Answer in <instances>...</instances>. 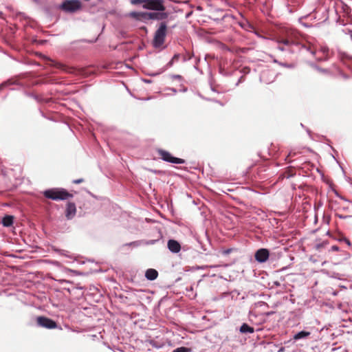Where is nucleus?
Listing matches in <instances>:
<instances>
[{
    "label": "nucleus",
    "instance_id": "obj_1",
    "mask_svg": "<svg viewBox=\"0 0 352 352\" xmlns=\"http://www.w3.org/2000/svg\"><path fill=\"white\" fill-rule=\"evenodd\" d=\"M43 195L46 198L54 201H63L73 197L72 194L62 188H54L45 190L43 192Z\"/></svg>",
    "mask_w": 352,
    "mask_h": 352
},
{
    "label": "nucleus",
    "instance_id": "obj_2",
    "mask_svg": "<svg viewBox=\"0 0 352 352\" xmlns=\"http://www.w3.org/2000/svg\"><path fill=\"white\" fill-rule=\"evenodd\" d=\"M166 33L167 23L166 21H162L154 34L152 43L155 48H159L164 43Z\"/></svg>",
    "mask_w": 352,
    "mask_h": 352
},
{
    "label": "nucleus",
    "instance_id": "obj_3",
    "mask_svg": "<svg viewBox=\"0 0 352 352\" xmlns=\"http://www.w3.org/2000/svg\"><path fill=\"white\" fill-rule=\"evenodd\" d=\"M279 43L285 45L290 52H295L297 50L305 49L307 51H310L311 54L313 55H315L316 53L315 51H311L310 48L305 45L289 38L282 39L279 41Z\"/></svg>",
    "mask_w": 352,
    "mask_h": 352
},
{
    "label": "nucleus",
    "instance_id": "obj_4",
    "mask_svg": "<svg viewBox=\"0 0 352 352\" xmlns=\"http://www.w3.org/2000/svg\"><path fill=\"white\" fill-rule=\"evenodd\" d=\"M82 3L80 0H65L58 6V8L68 13H74L80 10Z\"/></svg>",
    "mask_w": 352,
    "mask_h": 352
},
{
    "label": "nucleus",
    "instance_id": "obj_5",
    "mask_svg": "<svg viewBox=\"0 0 352 352\" xmlns=\"http://www.w3.org/2000/svg\"><path fill=\"white\" fill-rule=\"evenodd\" d=\"M157 152L160 158L166 162L175 164H184L186 162L184 159L174 157L170 153L164 149L159 148L157 150Z\"/></svg>",
    "mask_w": 352,
    "mask_h": 352
},
{
    "label": "nucleus",
    "instance_id": "obj_6",
    "mask_svg": "<svg viewBox=\"0 0 352 352\" xmlns=\"http://www.w3.org/2000/svg\"><path fill=\"white\" fill-rule=\"evenodd\" d=\"M142 8L153 11H164L166 10L163 0H146Z\"/></svg>",
    "mask_w": 352,
    "mask_h": 352
},
{
    "label": "nucleus",
    "instance_id": "obj_7",
    "mask_svg": "<svg viewBox=\"0 0 352 352\" xmlns=\"http://www.w3.org/2000/svg\"><path fill=\"white\" fill-rule=\"evenodd\" d=\"M36 321L39 327H44L45 329H53L57 327V323L56 321L45 316H38Z\"/></svg>",
    "mask_w": 352,
    "mask_h": 352
},
{
    "label": "nucleus",
    "instance_id": "obj_8",
    "mask_svg": "<svg viewBox=\"0 0 352 352\" xmlns=\"http://www.w3.org/2000/svg\"><path fill=\"white\" fill-rule=\"evenodd\" d=\"M65 282L67 284H69V286L67 287H64L63 289L67 290L69 294L76 295L77 297H82L83 296V289L85 288L84 287L80 285H75L69 281L65 280Z\"/></svg>",
    "mask_w": 352,
    "mask_h": 352
},
{
    "label": "nucleus",
    "instance_id": "obj_9",
    "mask_svg": "<svg viewBox=\"0 0 352 352\" xmlns=\"http://www.w3.org/2000/svg\"><path fill=\"white\" fill-rule=\"evenodd\" d=\"M270 256V251L266 248H260L256 251L254 254L255 260L259 263L266 262Z\"/></svg>",
    "mask_w": 352,
    "mask_h": 352
},
{
    "label": "nucleus",
    "instance_id": "obj_10",
    "mask_svg": "<svg viewBox=\"0 0 352 352\" xmlns=\"http://www.w3.org/2000/svg\"><path fill=\"white\" fill-rule=\"evenodd\" d=\"M167 248L168 250L173 254H177L181 250V244L175 239H169L167 242Z\"/></svg>",
    "mask_w": 352,
    "mask_h": 352
},
{
    "label": "nucleus",
    "instance_id": "obj_11",
    "mask_svg": "<svg viewBox=\"0 0 352 352\" xmlns=\"http://www.w3.org/2000/svg\"><path fill=\"white\" fill-rule=\"evenodd\" d=\"M311 332L307 330H302L294 334L292 340L296 342L299 340H307L310 338Z\"/></svg>",
    "mask_w": 352,
    "mask_h": 352
},
{
    "label": "nucleus",
    "instance_id": "obj_12",
    "mask_svg": "<svg viewBox=\"0 0 352 352\" xmlns=\"http://www.w3.org/2000/svg\"><path fill=\"white\" fill-rule=\"evenodd\" d=\"M151 20H155L157 21H164L168 17V13L164 11H153L151 12Z\"/></svg>",
    "mask_w": 352,
    "mask_h": 352
},
{
    "label": "nucleus",
    "instance_id": "obj_13",
    "mask_svg": "<svg viewBox=\"0 0 352 352\" xmlns=\"http://www.w3.org/2000/svg\"><path fill=\"white\" fill-rule=\"evenodd\" d=\"M76 212V207L74 203L69 202L67 204L65 216L67 219H72Z\"/></svg>",
    "mask_w": 352,
    "mask_h": 352
},
{
    "label": "nucleus",
    "instance_id": "obj_14",
    "mask_svg": "<svg viewBox=\"0 0 352 352\" xmlns=\"http://www.w3.org/2000/svg\"><path fill=\"white\" fill-rule=\"evenodd\" d=\"M158 276V272L153 268L146 270L145 272V277L148 280H154Z\"/></svg>",
    "mask_w": 352,
    "mask_h": 352
},
{
    "label": "nucleus",
    "instance_id": "obj_15",
    "mask_svg": "<svg viewBox=\"0 0 352 352\" xmlns=\"http://www.w3.org/2000/svg\"><path fill=\"white\" fill-rule=\"evenodd\" d=\"M319 52L324 54V58H317L318 62L327 61L329 59V49L327 46H321Z\"/></svg>",
    "mask_w": 352,
    "mask_h": 352
},
{
    "label": "nucleus",
    "instance_id": "obj_16",
    "mask_svg": "<svg viewBox=\"0 0 352 352\" xmlns=\"http://www.w3.org/2000/svg\"><path fill=\"white\" fill-rule=\"evenodd\" d=\"M239 331L243 334L253 333L254 329L247 323H243L239 328Z\"/></svg>",
    "mask_w": 352,
    "mask_h": 352
},
{
    "label": "nucleus",
    "instance_id": "obj_17",
    "mask_svg": "<svg viewBox=\"0 0 352 352\" xmlns=\"http://www.w3.org/2000/svg\"><path fill=\"white\" fill-rule=\"evenodd\" d=\"M14 217L12 215L6 214L1 220V223L4 227H10L13 224Z\"/></svg>",
    "mask_w": 352,
    "mask_h": 352
},
{
    "label": "nucleus",
    "instance_id": "obj_18",
    "mask_svg": "<svg viewBox=\"0 0 352 352\" xmlns=\"http://www.w3.org/2000/svg\"><path fill=\"white\" fill-rule=\"evenodd\" d=\"M179 57H180L179 54H175L173 56V58L166 63V65L164 67V68H166V70L168 68L171 67L173 65L174 63L179 60Z\"/></svg>",
    "mask_w": 352,
    "mask_h": 352
},
{
    "label": "nucleus",
    "instance_id": "obj_19",
    "mask_svg": "<svg viewBox=\"0 0 352 352\" xmlns=\"http://www.w3.org/2000/svg\"><path fill=\"white\" fill-rule=\"evenodd\" d=\"M149 15H151V12H141L140 21L146 23L147 21L151 20V18L149 16Z\"/></svg>",
    "mask_w": 352,
    "mask_h": 352
},
{
    "label": "nucleus",
    "instance_id": "obj_20",
    "mask_svg": "<svg viewBox=\"0 0 352 352\" xmlns=\"http://www.w3.org/2000/svg\"><path fill=\"white\" fill-rule=\"evenodd\" d=\"M333 239L339 242L346 243L348 246L351 245L350 240L342 235H339L338 236H333Z\"/></svg>",
    "mask_w": 352,
    "mask_h": 352
},
{
    "label": "nucleus",
    "instance_id": "obj_21",
    "mask_svg": "<svg viewBox=\"0 0 352 352\" xmlns=\"http://www.w3.org/2000/svg\"><path fill=\"white\" fill-rule=\"evenodd\" d=\"M142 243V241H132L130 243L123 244L122 246V248H124L127 246L137 248V247L140 246Z\"/></svg>",
    "mask_w": 352,
    "mask_h": 352
},
{
    "label": "nucleus",
    "instance_id": "obj_22",
    "mask_svg": "<svg viewBox=\"0 0 352 352\" xmlns=\"http://www.w3.org/2000/svg\"><path fill=\"white\" fill-rule=\"evenodd\" d=\"M219 267L218 265H196L195 267H194V269L195 270H206L208 268H215V267Z\"/></svg>",
    "mask_w": 352,
    "mask_h": 352
},
{
    "label": "nucleus",
    "instance_id": "obj_23",
    "mask_svg": "<svg viewBox=\"0 0 352 352\" xmlns=\"http://www.w3.org/2000/svg\"><path fill=\"white\" fill-rule=\"evenodd\" d=\"M241 27L246 30H249L250 29H254L253 25L249 23L248 21H245V22H241L239 23Z\"/></svg>",
    "mask_w": 352,
    "mask_h": 352
},
{
    "label": "nucleus",
    "instance_id": "obj_24",
    "mask_svg": "<svg viewBox=\"0 0 352 352\" xmlns=\"http://www.w3.org/2000/svg\"><path fill=\"white\" fill-rule=\"evenodd\" d=\"M26 95L30 98H34L35 100H36L38 102H44V99L41 98L39 96H37L33 93H26Z\"/></svg>",
    "mask_w": 352,
    "mask_h": 352
},
{
    "label": "nucleus",
    "instance_id": "obj_25",
    "mask_svg": "<svg viewBox=\"0 0 352 352\" xmlns=\"http://www.w3.org/2000/svg\"><path fill=\"white\" fill-rule=\"evenodd\" d=\"M172 352H192V349L186 346H180L174 349Z\"/></svg>",
    "mask_w": 352,
    "mask_h": 352
},
{
    "label": "nucleus",
    "instance_id": "obj_26",
    "mask_svg": "<svg viewBox=\"0 0 352 352\" xmlns=\"http://www.w3.org/2000/svg\"><path fill=\"white\" fill-rule=\"evenodd\" d=\"M140 14H141V12L133 11V12H130L129 15L131 17L133 18L134 19H135L137 21H140Z\"/></svg>",
    "mask_w": 352,
    "mask_h": 352
},
{
    "label": "nucleus",
    "instance_id": "obj_27",
    "mask_svg": "<svg viewBox=\"0 0 352 352\" xmlns=\"http://www.w3.org/2000/svg\"><path fill=\"white\" fill-rule=\"evenodd\" d=\"M274 62L276 63L279 65H280L282 67H286V68H294V65L292 64V63H282V62H279V61H278L276 60H274Z\"/></svg>",
    "mask_w": 352,
    "mask_h": 352
},
{
    "label": "nucleus",
    "instance_id": "obj_28",
    "mask_svg": "<svg viewBox=\"0 0 352 352\" xmlns=\"http://www.w3.org/2000/svg\"><path fill=\"white\" fill-rule=\"evenodd\" d=\"M165 71H166V68L162 67L158 72H155V73H149V74H148V75L150 76H156L157 75L162 74Z\"/></svg>",
    "mask_w": 352,
    "mask_h": 352
},
{
    "label": "nucleus",
    "instance_id": "obj_29",
    "mask_svg": "<svg viewBox=\"0 0 352 352\" xmlns=\"http://www.w3.org/2000/svg\"><path fill=\"white\" fill-rule=\"evenodd\" d=\"M53 65L55 67L60 69H63V70H65V68H66L65 65H64L63 64H62L60 63H58V62H54V65Z\"/></svg>",
    "mask_w": 352,
    "mask_h": 352
},
{
    "label": "nucleus",
    "instance_id": "obj_30",
    "mask_svg": "<svg viewBox=\"0 0 352 352\" xmlns=\"http://www.w3.org/2000/svg\"><path fill=\"white\" fill-rule=\"evenodd\" d=\"M146 0H131L130 2L132 5H138L140 3L145 4Z\"/></svg>",
    "mask_w": 352,
    "mask_h": 352
},
{
    "label": "nucleus",
    "instance_id": "obj_31",
    "mask_svg": "<svg viewBox=\"0 0 352 352\" xmlns=\"http://www.w3.org/2000/svg\"><path fill=\"white\" fill-rule=\"evenodd\" d=\"M193 56H194V54L193 53H191V54L188 53V56H184L183 58V61L184 62H186V61L190 60Z\"/></svg>",
    "mask_w": 352,
    "mask_h": 352
},
{
    "label": "nucleus",
    "instance_id": "obj_32",
    "mask_svg": "<svg viewBox=\"0 0 352 352\" xmlns=\"http://www.w3.org/2000/svg\"><path fill=\"white\" fill-rule=\"evenodd\" d=\"M170 78L172 79H177V80H182V76L181 75H179V74L170 75Z\"/></svg>",
    "mask_w": 352,
    "mask_h": 352
},
{
    "label": "nucleus",
    "instance_id": "obj_33",
    "mask_svg": "<svg viewBox=\"0 0 352 352\" xmlns=\"http://www.w3.org/2000/svg\"><path fill=\"white\" fill-rule=\"evenodd\" d=\"M157 241V240H148V241H146L145 242H144L143 243L145 244V245H153L155 244L156 242Z\"/></svg>",
    "mask_w": 352,
    "mask_h": 352
},
{
    "label": "nucleus",
    "instance_id": "obj_34",
    "mask_svg": "<svg viewBox=\"0 0 352 352\" xmlns=\"http://www.w3.org/2000/svg\"><path fill=\"white\" fill-rule=\"evenodd\" d=\"M340 274L337 272H333L331 275L330 276L331 278H335V279H340Z\"/></svg>",
    "mask_w": 352,
    "mask_h": 352
},
{
    "label": "nucleus",
    "instance_id": "obj_35",
    "mask_svg": "<svg viewBox=\"0 0 352 352\" xmlns=\"http://www.w3.org/2000/svg\"><path fill=\"white\" fill-rule=\"evenodd\" d=\"M84 179L82 178H80V179H74L73 180V183L74 184H80L82 182H83Z\"/></svg>",
    "mask_w": 352,
    "mask_h": 352
},
{
    "label": "nucleus",
    "instance_id": "obj_36",
    "mask_svg": "<svg viewBox=\"0 0 352 352\" xmlns=\"http://www.w3.org/2000/svg\"><path fill=\"white\" fill-rule=\"evenodd\" d=\"M330 250L333 252H338L340 250V248L338 245H332Z\"/></svg>",
    "mask_w": 352,
    "mask_h": 352
},
{
    "label": "nucleus",
    "instance_id": "obj_37",
    "mask_svg": "<svg viewBox=\"0 0 352 352\" xmlns=\"http://www.w3.org/2000/svg\"><path fill=\"white\" fill-rule=\"evenodd\" d=\"M199 61H200V58H197V60H196V63H195V65H194V68H195L196 70H197V71H199V67H198V66H197V65H198V63H199Z\"/></svg>",
    "mask_w": 352,
    "mask_h": 352
},
{
    "label": "nucleus",
    "instance_id": "obj_38",
    "mask_svg": "<svg viewBox=\"0 0 352 352\" xmlns=\"http://www.w3.org/2000/svg\"><path fill=\"white\" fill-rule=\"evenodd\" d=\"M10 84L9 81H6L0 85V90H1L5 86Z\"/></svg>",
    "mask_w": 352,
    "mask_h": 352
},
{
    "label": "nucleus",
    "instance_id": "obj_39",
    "mask_svg": "<svg viewBox=\"0 0 352 352\" xmlns=\"http://www.w3.org/2000/svg\"><path fill=\"white\" fill-rule=\"evenodd\" d=\"M324 244H326V243H324V242L318 243L316 245V249H320V248H322L324 245Z\"/></svg>",
    "mask_w": 352,
    "mask_h": 352
},
{
    "label": "nucleus",
    "instance_id": "obj_40",
    "mask_svg": "<svg viewBox=\"0 0 352 352\" xmlns=\"http://www.w3.org/2000/svg\"><path fill=\"white\" fill-rule=\"evenodd\" d=\"M142 81L147 84H150L152 82V80L151 79H147V78H143Z\"/></svg>",
    "mask_w": 352,
    "mask_h": 352
},
{
    "label": "nucleus",
    "instance_id": "obj_41",
    "mask_svg": "<svg viewBox=\"0 0 352 352\" xmlns=\"http://www.w3.org/2000/svg\"><path fill=\"white\" fill-rule=\"evenodd\" d=\"M277 49L280 50V51L288 50V48H285V47L280 46V45L277 47Z\"/></svg>",
    "mask_w": 352,
    "mask_h": 352
},
{
    "label": "nucleus",
    "instance_id": "obj_42",
    "mask_svg": "<svg viewBox=\"0 0 352 352\" xmlns=\"http://www.w3.org/2000/svg\"><path fill=\"white\" fill-rule=\"evenodd\" d=\"M337 217L339 218V219H346V216H344L342 214H337Z\"/></svg>",
    "mask_w": 352,
    "mask_h": 352
},
{
    "label": "nucleus",
    "instance_id": "obj_43",
    "mask_svg": "<svg viewBox=\"0 0 352 352\" xmlns=\"http://www.w3.org/2000/svg\"><path fill=\"white\" fill-rule=\"evenodd\" d=\"M231 251H232V250H231V249H227V250H226L224 251V252H223V253H224L225 254H228L230 253V252H231Z\"/></svg>",
    "mask_w": 352,
    "mask_h": 352
},
{
    "label": "nucleus",
    "instance_id": "obj_44",
    "mask_svg": "<svg viewBox=\"0 0 352 352\" xmlns=\"http://www.w3.org/2000/svg\"><path fill=\"white\" fill-rule=\"evenodd\" d=\"M168 89L172 91L175 94H176L177 92V91L175 88H168Z\"/></svg>",
    "mask_w": 352,
    "mask_h": 352
},
{
    "label": "nucleus",
    "instance_id": "obj_45",
    "mask_svg": "<svg viewBox=\"0 0 352 352\" xmlns=\"http://www.w3.org/2000/svg\"><path fill=\"white\" fill-rule=\"evenodd\" d=\"M335 194H336V195L337 197H340V199H344V200H346V199H344L342 196H340V195L338 193V192H336H336H335Z\"/></svg>",
    "mask_w": 352,
    "mask_h": 352
},
{
    "label": "nucleus",
    "instance_id": "obj_46",
    "mask_svg": "<svg viewBox=\"0 0 352 352\" xmlns=\"http://www.w3.org/2000/svg\"><path fill=\"white\" fill-rule=\"evenodd\" d=\"M313 66L316 68L318 70H320V71H322V72H324V69H321L320 68H319L317 65H313Z\"/></svg>",
    "mask_w": 352,
    "mask_h": 352
},
{
    "label": "nucleus",
    "instance_id": "obj_47",
    "mask_svg": "<svg viewBox=\"0 0 352 352\" xmlns=\"http://www.w3.org/2000/svg\"><path fill=\"white\" fill-rule=\"evenodd\" d=\"M285 351V348L284 347H281L278 350V352H283Z\"/></svg>",
    "mask_w": 352,
    "mask_h": 352
},
{
    "label": "nucleus",
    "instance_id": "obj_48",
    "mask_svg": "<svg viewBox=\"0 0 352 352\" xmlns=\"http://www.w3.org/2000/svg\"><path fill=\"white\" fill-rule=\"evenodd\" d=\"M67 252V251H65V250H61V251H60V254H63V255H65V256H67V254H65V252Z\"/></svg>",
    "mask_w": 352,
    "mask_h": 352
},
{
    "label": "nucleus",
    "instance_id": "obj_49",
    "mask_svg": "<svg viewBox=\"0 0 352 352\" xmlns=\"http://www.w3.org/2000/svg\"><path fill=\"white\" fill-rule=\"evenodd\" d=\"M35 3L40 4V0H32Z\"/></svg>",
    "mask_w": 352,
    "mask_h": 352
},
{
    "label": "nucleus",
    "instance_id": "obj_50",
    "mask_svg": "<svg viewBox=\"0 0 352 352\" xmlns=\"http://www.w3.org/2000/svg\"><path fill=\"white\" fill-rule=\"evenodd\" d=\"M141 29L146 32L147 31V28L145 26L142 27Z\"/></svg>",
    "mask_w": 352,
    "mask_h": 352
},
{
    "label": "nucleus",
    "instance_id": "obj_51",
    "mask_svg": "<svg viewBox=\"0 0 352 352\" xmlns=\"http://www.w3.org/2000/svg\"><path fill=\"white\" fill-rule=\"evenodd\" d=\"M242 78V76L240 78V79L238 80V82L236 83V85H239V84L241 82V79Z\"/></svg>",
    "mask_w": 352,
    "mask_h": 352
},
{
    "label": "nucleus",
    "instance_id": "obj_52",
    "mask_svg": "<svg viewBox=\"0 0 352 352\" xmlns=\"http://www.w3.org/2000/svg\"><path fill=\"white\" fill-rule=\"evenodd\" d=\"M307 133L311 136V131L309 129H307Z\"/></svg>",
    "mask_w": 352,
    "mask_h": 352
},
{
    "label": "nucleus",
    "instance_id": "obj_53",
    "mask_svg": "<svg viewBox=\"0 0 352 352\" xmlns=\"http://www.w3.org/2000/svg\"><path fill=\"white\" fill-rule=\"evenodd\" d=\"M186 91H187V88L186 87H185V88L182 89V91H183V92H185Z\"/></svg>",
    "mask_w": 352,
    "mask_h": 352
},
{
    "label": "nucleus",
    "instance_id": "obj_54",
    "mask_svg": "<svg viewBox=\"0 0 352 352\" xmlns=\"http://www.w3.org/2000/svg\"><path fill=\"white\" fill-rule=\"evenodd\" d=\"M340 287L341 288H342V289H346V287H345V286H344V285H340Z\"/></svg>",
    "mask_w": 352,
    "mask_h": 352
},
{
    "label": "nucleus",
    "instance_id": "obj_55",
    "mask_svg": "<svg viewBox=\"0 0 352 352\" xmlns=\"http://www.w3.org/2000/svg\"><path fill=\"white\" fill-rule=\"evenodd\" d=\"M327 235H328V236H331V233H330V232H329V231H327Z\"/></svg>",
    "mask_w": 352,
    "mask_h": 352
},
{
    "label": "nucleus",
    "instance_id": "obj_56",
    "mask_svg": "<svg viewBox=\"0 0 352 352\" xmlns=\"http://www.w3.org/2000/svg\"><path fill=\"white\" fill-rule=\"evenodd\" d=\"M317 58H324V54L322 55V56H321V57H317L316 59L317 60Z\"/></svg>",
    "mask_w": 352,
    "mask_h": 352
},
{
    "label": "nucleus",
    "instance_id": "obj_57",
    "mask_svg": "<svg viewBox=\"0 0 352 352\" xmlns=\"http://www.w3.org/2000/svg\"><path fill=\"white\" fill-rule=\"evenodd\" d=\"M214 102H216L219 103L220 104H222L221 102H219L218 100H214Z\"/></svg>",
    "mask_w": 352,
    "mask_h": 352
},
{
    "label": "nucleus",
    "instance_id": "obj_58",
    "mask_svg": "<svg viewBox=\"0 0 352 352\" xmlns=\"http://www.w3.org/2000/svg\"><path fill=\"white\" fill-rule=\"evenodd\" d=\"M338 292H333V295L336 296Z\"/></svg>",
    "mask_w": 352,
    "mask_h": 352
}]
</instances>
